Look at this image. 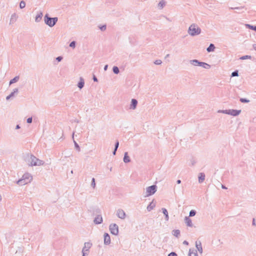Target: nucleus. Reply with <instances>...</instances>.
<instances>
[{"label": "nucleus", "instance_id": "nucleus-24", "mask_svg": "<svg viewBox=\"0 0 256 256\" xmlns=\"http://www.w3.org/2000/svg\"><path fill=\"white\" fill-rule=\"evenodd\" d=\"M188 256H198L196 250L190 248L188 252Z\"/></svg>", "mask_w": 256, "mask_h": 256}, {"label": "nucleus", "instance_id": "nucleus-53", "mask_svg": "<svg viewBox=\"0 0 256 256\" xmlns=\"http://www.w3.org/2000/svg\"><path fill=\"white\" fill-rule=\"evenodd\" d=\"M20 128V125L18 124V125H16V130H17V129H19V128Z\"/></svg>", "mask_w": 256, "mask_h": 256}, {"label": "nucleus", "instance_id": "nucleus-54", "mask_svg": "<svg viewBox=\"0 0 256 256\" xmlns=\"http://www.w3.org/2000/svg\"><path fill=\"white\" fill-rule=\"evenodd\" d=\"M176 183L178 184H180L181 183V180H176Z\"/></svg>", "mask_w": 256, "mask_h": 256}, {"label": "nucleus", "instance_id": "nucleus-23", "mask_svg": "<svg viewBox=\"0 0 256 256\" xmlns=\"http://www.w3.org/2000/svg\"><path fill=\"white\" fill-rule=\"evenodd\" d=\"M74 132H73L72 135V138L73 139L74 143V147H75L76 149L78 152H80V147L79 145L74 140Z\"/></svg>", "mask_w": 256, "mask_h": 256}, {"label": "nucleus", "instance_id": "nucleus-55", "mask_svg": "<svg viewBox=\"0 0 256 256\" xmlns=\"http://www.w3.org/2000/svg\"><path fill=\"white\" fill-rule=\"evenodd\" d=\"M222 188L223 189H226L227 188H226L224 186L222 185Z\"/></svg>", "mask_w": 256, "mask_h": 256}, {"label": "nucleus", "instance_id": "nucleus-56", "mask_svg": "<svg viewBox=\"0 0 256 256\" xmlns=\"http://www.w3.org/2000/svg\"><path fill=\"white\" fill-rule=\"evenodd\" d=\"M88 254H86V252L85 253H82V256H88Z\"/></svg>", "mask_w": 256, "mask_h": 256}, {"label": "nucleus", "instance_id": "nucleus-1", "mask_svg": "<svg viewBox=\"0 0 256 256\" xmlns=\"http://www.w3.org/2000/svg\"><path fill=\"white\" fill-rule=\"evenodd\" d=\"M32 180V176L30 173H25L22 178L16 182V184L20 186H24L30 183Z\"/></svg>", "mask_w": 256, "mask_h": 256}, {"label": "nucleus", "instance_id": "nucleus-10", "mask_svg": "<svg viewBox=\"0 0 256 256\" xmlns=\"http://www.w3.org/2000/svg\"><path fill=\"white\" fill-rule=\"evenodd\" d=\"M231 10H238V12H237L238 14H242L243 12H244L246 10V8L244 6H240V7H235V8H230Z\"/></svg>", "mask_w": 256, "mask_h": 256}, {"label": "nucleus", "instance_id": "nucleus-57", "mask_svg": "<svg viewBox=\"0 0 256 256\" xmlns=\"http://www.w3.org/2000/svg\"><path fill=\"white\" fill-rule=\"evenodd\" d=\"M116 151H115V149H114V152H112V154H114V155H115V154H116Z\"/></svg>", "mask_w": 256, "mask_h": 256}, {"label": "nucleus", "instance_id": "nucleus-25", "mask_svg": "<svg viewBox=\"0 0 256 256\" xmlns=\"http://www.w3.org/2000/svg\"><path fill=\"white\" fill-rule=\"evenodd\" d=\"M190 64L194 66H198L200 64V61L197 60H192L189 61Z\"/></svg>", "mask_w": 256, "mask_h": 256}, {"label": "nucleus", "instance_id": "nucleus-58", "mask_svg": "<svg viewBox=\"0 0 256 256\" xmlns=\"http://www.w3.org/2000/svg\"><path fill=\"white\" fill-rule=\"evenodd\" d=\"M252 224H253V225H254V224H255L254 220V219L253 220Z\"/></svg>", "mask_w": 256, "mask_h": 256}, {"label": "nucleus", "instance_id": "nucleus-8", "mask_svg": "<svg viewBox=\"0 0 256 256\" xmlns=\"http://www.w3.org/2000/svg\"><path fill=\"white\" fill-rule=\"evenodd\" d=\"M92 246V244L89 242H86L84 244V246L82 250V253H85L88 254L89 250Z\"/></svg>", "mask_w": 256, "mask_h": 256}, {"label": "nucleus", "instance_id": "nucleus-9", "mask_svg": "<svg viewBox=\"0 0 256 256\" xmlns=\"http://www.w3.org/2000/svg\"><path fill=\"white\" fill-rule=\"evenodd\" d=\"M104 244L106 245H109L110 242V238L108 234L105 232L104 235Z\"/></svg>", "mask_w": 256, "mask_h": 256}, {"label": "nucleus", "instance_id": "nucleus-43", "mask_svg": "<svg viewBox=\"0 0 256 256\" xmlns=\"http://www.w3.org/2000/svg\"><path fill=\"white\" fill-rule=\"evenodd\" d=\"M99 28L102 31H104L106 28V25H103L101 26H99Z\"/></svg>", "mask_w": 256, "mask_h": 256}, {"label": "nucleus", "instance_id": "nucleus-40", "mask_svg": "<svg viewBox=\"0 0 256 256\" xmlns=\"http://www.w3.org/2000/svg\"><path fill=\"white\" fill-rule=\"evenodd\" d=\"M76 42L72 41L70 44V46L72 48H76Z\"/></svg>", "mask_w": 256, "mask_h": 256}, {"label": "nucleus", "instance_id": "nucleus-30", "mask_svg": "<svg viewBox=\"0 0 256 256\" xmlns=\"http://www.w3.org/2000/svg\"><path fill=\"white\" fill-rule=\"evenodd\" d=\"M19 78H20L19 76H15L14 78L12 79L10 81L9 84L11 85L14 83L16 82L19 80Z\"/></svg>", "mask_w": 256, "mask_h": 256}, {"label": "nucleus", "instance_id": "nucleus-16", "mask_svg": "<svg viewBox=\"0 0 256 256\" xmlns=\"http://www.w3.org/2000/svg\"><path fill=\"white\" fill-rule=\"evenodd\" d=\"M43 16V14L42 12H40L36 14L35 18V22H39L42 19V17Z\"/></svg>", "mask_w": 256, "mask_h": 256}, {"label": "nucleus", "instance_id": "nucleus-35", "mask_svg": "<svg viewBox=\"0 0 256 256\" xmlns=\"http://www.w3.org/2000/svg\"><path fill=\"white\" fill-rule=\"evenodd\" d=\"M26 6V2L24 0H22L20 3V8H24Z\"/></svg>", "mask_w": 256, "mask_h": 256}, {"label": "nucleus", "instance_id": "nucleus-52", "mask_svg": "<svg viewBox=\"0 0 256 256\" xmlns=\"http://www.w3.org/2000/svg\"><path fill=\"white\" fill-rule=\"evenodd\" d=\"M252 48H254V50H256V44H254L252 45Z\"/></svg>", "mask_w": 256, "mask_h": 256}, {"label": "nucleus", "instance_id": "nucleus-20", "mask_svg": "<svg viewBox=\"0 0 256 256\" xmlns=\"http://www.w3.org/2000/svg\"><path fill=\"white\" fill-rule=\"evenodd\" d=\"M198 182L200 184L202 183L205 179V174L203 172H200L198 174Z\"/></svg>", "mask_w": 256, "mask_h": 256}, {"label": "nucleus", "instance_id": "nucleus-14", "mask_svg": "<svg viewBox=\"0 0 256 256\" xmlns=\"http://www.w3.org/2000/svg\"><path fill=\"white\" fill-rule=\"evenodd\" d=\"M196 246L199 252L200 253L202 254V243L200 241L196 240Z\"/></svg>", "mask_w": 256, "mask_h": 256}, {"label": "nucleus", "instance_id": "nucleus-51", "mask_svg": "<svg viewBox=\"0 0 256 256\" xmlns=\"http://www.w3.org/2000/svg\"><path fill=\"white\" fill-rule=\"evenodd\" d=\"M183 244H185V245H188V242L186 240H184L183 242Z\"/></svg>", "mask_w": 256, "mask_h": 256}, {"label": "nucleus", "instance_id": "nucleus-12", "mask_svg": "<svg viewBox=\"0 0 256 256\" xmlns=\"http://www.w3.org/2000/svg\"><path fill=\"white\" fill-rule=\"evenodd\" d=\"M103 220L101 215H98L94 219V222L95 224H98L102 222Z\"/></svg>", "mask_w": 256, "mask_h": 256}, {"label": "nucleus", "instance_id": "nucleus-29", "mask_svg": "<svg viewBox=\"0 0 256 256\" xmlns=\"http://www.w3.org/2000/svg\"><path fill=\"white\" fill-rule=\"evenodd\" d=\"M215 49V46L214 44H210L209 46L206 48V50L208 52H214Z\"/></svg>", "mask_w": 256, "mask_h": 256}, {"label": "nucleus", "instance_id": "nucleus-17", "mask_svg": "<svg viewBox=\"0 0 256 256\" xmlns=\"http://www.w3.org/2000/svg\"><path fill=\"white\" fill-rule=\"evenodd\" d=\"M166 5V2L164 0H161L158 4V10H162Z\"/></svg>", "mask_w": 256, "mask_h": 256}, {"label": "nucleus", "instance_id": "nucleus-27", "mask_svg": "<svg viewBox=\"0 0 256 256\" xmlns=\"http://www.w3.org/2000/svg\"><path fill=\"white\" fill-rule=\"evenodd\" d=\"M162 213L165 216V220L168 221L169 220V216L168 214V212L166 208H162Z\"/></svg>", "mask_w": 256, "mask_h": 256}, {"label": "nucleus", "instance_id": "nucleus-37", "mask_svg": "<svg viewBox=\"0 0 256 256\" xmlns=\"http://www.w3.org/2000/svg\"><path fill=\"white\" fill-rule=\"evenodd\" d=\"M251 58H252V56H250L246 55V56H242L240 58V59L244 60H246V59H250Z\"/></svg>", "mask_w": 256, "mask_h": 256}, {"label": "nucleus", "instance_id": "nucleus-3", "mask_svg": "<svg viewBox=\"0 0 256 256\" xmlns=\"http://www.w3.org/2000/svg\"><path fill=\"white\" fill-rule=\"evenodd\" d=\"M58 20L57 17L50 18L48 14H46L44 16V22L45 24L50 27H53Z\"/></svg>", "mask_w": 256, "mask_h": 256}, {"label": "nucleus", "instance_id": "nucleus-48", "mask_svg": "<svg viewBox=\"0 0 256 256\" xmlns=\"http://www.w3.org/2000/svg\"><path fill=\"white\" fill-rule=\"evenodd\" d=\"M93 80H94V82H98V78H96V76H93Z\"/></svg>", "mask_w": 256, "mask_h": 256}, {"label": "nucleus", "instance_id": "nucleus-26", "mask_svg": "<svg viewBox=\"0 0 256 256\" xmlns=\"http://www.w3.org/2000/svg\"><path fill=\"white\" fill-rule=\"evenodd\" d=\"M124 162L125 163H128L130 162V157L128 156V153L127 152H124Z\"/></svg>", "mask_w": 256, "mask_h": 256}, {"label": "nucleus", "instance_id": "nucleus-41", "mask_svg": "<svg viewBox=\"0 0 256 256\" xmlns=\"http://www.w3.org/2000/svg\"><path fill=\"white\" fill-rule=\"evenodd\" d=\"M240 101L242 102H245V103H248L250 102L249 100L246 99V98H240Z\"/></svg>", "mask_w": 256, "mask_h": 256}, {"label": "nucleus", "instance_id": "nucleus-13", "mask_svg": "<svg viewBox=\"0 0 256 256\" xmlns=\"http://www.w3.org/2000/svg\"><path fill=\"white\" fill-rule=\"evenodd\" d=\"M229 114L232 116H237L239 115L241 112V110H230Z\"/></svg>", "mask_w": 256, "mask_h": 256}, {"label": "nucleus", "instance_id": "nucleus-61", "mask_svg": "<svg viewBox=\"0 0 256 256\" xmlns=\"http://www.w3.org/2000/svg\"><path fill=\"white\" fill-rule=\"evenodd\" d=\"M2 200V196H1V195L0 194V201Z\"/></svg>", "mask_w": 256, "mask_h": 256}, {"label": "nucleus", "instance_id": "nucleus-18", "mask_svg": "<svg viewBox=\"0 0 256 256\" xmlns=\"http://www.w3.org/2000/svg\"><path fill=\"white\" fill-rule=\"evenodd\" d=\"M156 206V203L154 202V200H152L151 202L148 206L146 209L148 211L150 212Z\"/></svg>", "mask_w": 256, "mask_h": 256}, {"label": "nucleus", "instance_id": "nucleus-59", "mask_svg": "<svg viewBox=\"0 0 256 256\" xmlns=\"http://www.w3.org/2000/svg\"><path fill=\"white\" fill-rule=\"evenodd\" d=\"M166 19L168 20V21H170V22L171 21V20H170L168 18H166Z\"/></svg>", "mask_w": 256, "mask_h": 256}, {"label": "nucleus", "instance_id": "nucleus-44", "mask_svg": "<svg viewBox=\"0 0 256 256\" xmlns=\"http://www.w3.org/2000/svg\"><path fill=\"white\" fill-rule=\"evenodd\" d=\"M118 146H119V142L118 141H117L115 144V146H114L115 151L117 150Z\"/></svg>", "mask_w": 256, "mask_h": 256}, {"label": "nucleus", "instance_id": "nucleus-46", "mask_svg": "<svg viewBox=\"0 0 256 256\" xmlns=\"http://www.w3.org/2000/svg\"><path fill=\"white\" fill-rule=\"evenodd\" d=\"M62 60V57L61 56H59L56 58V60H58V62H60Z\"/></svg>", "mask_w": 256, "mask_h": 256}, {"label": "nucleus", "instance_id": "nucleus-47", "mask_svg": "<svg viewBox=\"0 0 256 256\" xmlns=\"http://www.w3.org/2000/svg\"><path fill=\"white\" fill-rule=\"evenodd\" d=\"M32 118H28L27 120H26V122L28 123V124H30V123H32Z\"/></svg>", "mask_w": 256, "mask_h": 256}, {"label": "nucleus", "instance_id": "nucleus-50", "mask_svg": "<svg viewBox=\"0 0 256 256\" xmlns=\"http://www.w3.org/2000/svg\"><path fill=\"white\" fill-rule=\"evenodd\" d=\"M108 64L105 65L104 66V70H105V71L106 70L108 69Z\"/></svg>", "mask_w": 256, "mask_h": 256}, {"label": "nucleus", "instance_id": "nucleus-2", "mask_svg": "<svg viewBox=\"0 0 256 256\" xmlns=\"http://www.w3.org/2000/svg\"><path fill=\"white\" fill-rule=\"evenodd\" d=\"M188 33L190 36H194L201 33V29L196 24H192L189 26Z\"/></svg>", "mask_w": 256, "mask_h": 256}, {"label": "nucleus", "instance_id": "nucleus-5", "mask_svg": "<svg viewBox=\"0 0 256 256\" xmlns=\"http://www.w3.org/2000/svg\"><path fill=\"white\" fill-rule=\"evenodd\" d=\"M157 190V186L156 185H152L146 188L145 197H148L153 195Z\"/></svg>", "mask_w": 256, "mask_h": 256}, {"label": "nucleus", "instance_id": "nucleus-11", "mask_svg": "<svg viewBox=\"0 0 256 256\" xmlns=\"http://www.w3.org/2000/svg\"><path fill=\"white\" fill-rule=\"evenodd\" d=\"M18 16L16 13L12 14L10 18V24H14L17 20Z\"/></svg>", "mask_w": 256, "mask_h": 256}, {"label": "nucleus", "instance_id": "nucleus-7", "mask_svg": "<svg viewBox=\"0 0 256 256\" xmlns=\"http://www.w3.org/2000/svg\"><path fill=\"white\" fill-rule=\"evenodd\" d=\"M116 216L122 220H124L126 217V214L124 210L122 209L119 208L116 212Z\"/></svg>", "mask_w": 256, "mask_h": 256}, {"label": "nucleus", "instance_id": "nucleus-32", "mask_svg": "<svg viewBox=\"0 0 256 256\" xmlns=\"http://www.w3.org/2000/svg\"><path fill=\"white\" fill-rule=\"evenodd\" d=\"M245 26L246 28L255 30L256 32V26H254L250 24H246Z\"/></svg>", "mask_w": 256, "mask_h": 256}, {"label": "nucleus", "instance_id": "nucleus-38", "mask_svg": "<svg viewBox=\"0 0 256 256\" xmlns=\"http://www.w3.org/2000/svg\"><path fill=\"white\" fill-rule=\"evenodd\" d=\"M91 186L92 187V188L94 189L96 188V182H95V179L94 178H92V180L91 182Z\"/></svg>", "mask_w": 256, "mask_h": 256}, {"label": "nucleus", "instance_id": "nucleus-22", "mask_svg": "<svg viewBox=\"0 0 256 256\" xmlns=\"http://www.w3.org/2000/svg\"><path fill=\"white\" fill-rule=\"evenodd\" d=\"M84 84V81L82 78L80 77V82L78 84V86L80 89H82Z\"/></svg>", "mask_w": 256, "mask_h": 256}, {"label": "nucleus", "instance_id": "nucleus-39", "mask_svg": "<svg viewBox=\"0 0 256 256\" xmlns=\"http://www.w3.org/2000/svg\"><path fill=\"white\" fill-rule=\"evenodd\" d=\"M238 76V70H235L232 73L231 76Z\"/></svg>", "mask_w": 256, "mask_h": 256}, {"label": "nucleus", "instance_id": "nucleus-6", "mask_svg": "<svg viewBox=\"0 0 256 256\" xmlns=\"http://www.w3.org/2000/svg\"><path fill=\"white\" fill-rule=\"evenodd\" d=\"M109 230L110 233L114 236H118L119 230L118 226L116 224H111L109 226Z\"/></svg>", "mask_w": 256, "mask_h": 256}, {"label": "nucleus", "instance_id": "nucleus-60", "mask_svg": "<svg viewBox=\"0 0 256 256\" xmlns=\"http://www.w3.org/2000/svg\"><path fill=\"white\" fill-rule=\"evenodd\" d=\"M169 56H170V54H168L166 56V58H167V57Z\"/></svg>", "mask_w": 256, "mask_h": 256}, {"label": "nucleus", "instance_id": "nucleus-31", "mask_svg": "<svg viewBox=\"0 0 256 256\" xmlns=\"http://www.w3.org/2000/svg\"><path fill=\"white\" fill-rule=\"evenodd\" d=\"M172 234L174 236L178 238L180 235V231L178 230H172Z\"/></svg>", "mask_w": 256, "mask_h": 256}, {"label": "nucleus", "instance_id": "nucleus-42", "mask_svg": "<svg viewBox=\"0 0 256 256\" xmlns=\"http://www.w3.org/2000/svg\"><path fill=\"white\" fill-rule=\"evenodd\" d=\"M162 63V62L160 60H156L154 62V64L156 65H160Z\"/></svg>", "mask_w": 256, "mask_h": 256}, {"label": "nucleus", "instance_id": "nucleus-15", "mask_svg": "<svg viewBox=\"0 0 256 256\" xmlns=\"http://www.w3.org/2000/svg\"><path fill=\"white\" fill-rule=\"evenodd\" d=\"M184 222L188 226L192 227L193 226L192 221L189 216H186L184 218Z\"/></svg>", "mask_w": 256, "mask_h": 256}, {"label": "nucleus", "instance_id": "nucleus-33", "mask_svg": "<svg viewBox=\"0 0 256 256\" xmlns=\"http://www.w3.org/2000/svg\"><path fill=\"white\" fill-rule=\"evenodd\" d=\"M112 71L114 74H118L120 72L119 68L116 66H114L112 68Z\"/></svg>", "mask_w": 256, "mask_h": 256}, {"label": "nucleus", "instance_id": "nucleus-28", "mask_svg": "<svg viewBox=\"0 0 256 256\" xmlns=\"http://www.w3.org/2000/svg\"><path fill=\"white\" fill-rule=\"evenodd\" d=\"M18 92V88L14 89V91L12 92H11V94L9 96H7L6 97V100H10L11 98H12L14 96V94L15 93H17Z\"/></svg>", "mask_w": 256, "mask_h": 256}, {"label": "nucleus", "instance_id": "nucleus-36", "mask_svg": "<svg viewBox=\"0 0 256 256\" xmlns=\"http://www.w3.org/2000/svg\"><path fill=\"white\" fill-rule=\"evenodd\" d=\"M196 210H191L190 212V213H189V218L190 216H194L196 215Z\"/></svg>", "mask_w": 256, "mask_h": 256}, {"label": "nucleus", "instance_id": "nucleus-21", "mask_svg": "<svg viewBox=\"0 0 256 256\" xmlns=\"http://www.w3.org/2000/svg\"><path fill=\"white\" fill-rule=\"evenodd\" d=\"M198 66H201L206 69H209L210 68V66L209 64L201 62H200V64Z\"/></svg>", "mask_w": 256, "mask_h": 256}, {"label": "nucleus", "instance_id": "nucleus-19", "mask_svg": "<svg viewBox=\"0 0 256 256\" xmlns=\"http://www.w3.org/2000/svg\"><path fill=\"white\" fill-rule=\"evenodd\" d=\"M138 104V101L136 99H132L131 101V104L130 108L134 110L136 109Z\"/></svg>", "mask_w": 256, "mask_h": 256}, {"label": "nucleus", "instance_id": "nucleus-34", "mask_svg": "<svg viewBox=\"0 0 256 256\" xmlns=\"http://www.w3.org/2000/svg\"><path fill=\"white\" fill-rule=\"evenodd\" d=\"M230 110H219L218 112L219 113H223L227 114H229Z\"/></svg>", "mask_w": 256, "mask_h": 256}, {"label": "nucleus", "instance_id": "nucleus-49", "mask_svg": "<svg viewBox=\"0 0 256 256\" xmlns=\"http://www.w3.org/2000/svg\"><path fill=\"white\" fill-rule=\"evenodd\" d=\"M191 163H192V166H194V165L195 164L196 162H195V160H191Z\"/></svg>", "mask_w": 256, "mask_h": 256}, {"label": "nucleus", "instance_id": "nucleus-4", "mask_svg": "<svg viewBox=\"0 0 256 256\" xmlns=\"http://www.w3.org/2000/svg\"><path fill=\"white\" fill-rule=\"evenodd\" d=\"M28 162H30V166H40L44 164V162L43 160H39L35 156L31 155Z\"/></svg>", "mask_w": 256, "mask_h": 256}, {"label": "nucleus", "instance_id": "nucleus-45", "mask_svg": "<svg viewBox=\"0 0 256 256\" xmlns=\"http://www.w3.org/2000/svg\"><path fill=\"white\" fill-rule=\"evenodd\" d=\"M168 256H178L177 254L174 252H172L168 254Z\"/></svg>", "mask_w": 256, "mask_h": 256}, {"label": "nucleus", "instance_id": "nucleus-62", "mask_svg": "<svg viewBox=\"0 0 256 256\" xmlns=\"http://www.w3.org/2000/svg\"><path fill=\"white\" fill-rule=\"evenodd\" d=\"M71 173H72H72H73V171H72H72H71Z\"/></svg>", "mask_w": 256, "mask_h": 256}]
</instances>
